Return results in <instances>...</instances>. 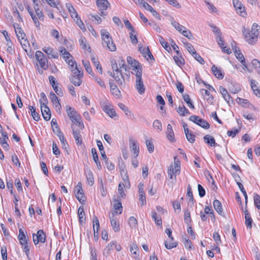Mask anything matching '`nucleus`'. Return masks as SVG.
Returning a JSON list of instances; mask_svg holds the SVG:
<instances>
[{
	"instance_id": "1",
	"label": "nucleus",
	"mask_w": 260,
	"mask_h": 260,
	"mask_svg": "<svg viewBox=\"0 0 260 260\" xmlns=\"http://www.w3.org/2000/svg\"><path fill=\"white\" fill-rule=\"evenodd\" d=\"M111 66L113 72H110V76L115 80L117 84L120 88L124 87L125 86V80L124 77L121 73V71L118 68L117 63L115 60L111 61Z\"/></svg>"
},
{
	"instance_id": "2",
	"label": "nucleus",
	"mask_w": 260,
	"mask_h": 260,
	"mask_svg": "<svg viewBox=\"0 0 260 260\" xmlns=\"http://www.w3.org/2000/svg\"><path fill=\"white\" fill-rule=\"evenodd\" d=\"M259 34L260 26L256 23L253 24L250 32L243 31L246 41L250 44H253L257 41Z\"/></svg>"
},
{
	"instance_id": "3",
	"label": "nucleus",
	"mask_w": 260,
	"mask_h": 260,
	"mask_svg": "<svg viewBox=\"0 0 260 260\" xmlns=\"http://www.w3.org/2000/svg\"><path fill=\"white\" fill-rule=\"evenodd\" d=\"M72 72L73 75L70 78V81L76 86H80L82 83L83 72L79 70L77 64L75 69H72Z\"/></svg>"
},
{
	"instance_id": "4",
	"label": "nucleus",
	"mask_w": 260,
	"mask_h": 260,
	"mask_svg": "<svg viewBox=\"0 0 260 260\" xmlns=\"http://www.w3.org/2000/svg\"><path fill=\"white\" fill-rule=\"evenodd\" d=\"M18 238L23 251L25 252L26 255L28 256L29 251V247L27 243L28 238L26 234H25L22 228L19 229V235Z\"/></svg>"
},
{
	"instance_id": "5",
	"label": "nucleus",
	"mask_w": 260,
	"mask_h": 260,
	"mask_svg": "<svg viewBox=\"0 0 260 260\" xmlns=\"http://www.w3.org/2000/svg\"><path fill=\"white\" fill-rule=\"evenodd\" d=\"M66 112L73 123H76L78 122L79 120H81L80 115L70 106H66Z\"/></svg>"
},
{
	"instance_id": "6",
	"label": "nucleus",
	"mask_w": 260,
	"mask_h": 260,
	"mask_svg": "<svg viewBox=\"0 0 260 260\" xmlns=\"http://www.w3.org/2000/svg\"><path fill=\"white\" fill-rule=\"evenodd\" d=\"M189 119L205 129H208L210 127V124L206 120L200 118L198 116L192 115L189 117Z\"/></svg>"
},
{
	"instance_id": "7",
	"label": "nucleus",
	"mask_w": 260,
	"mask_h": 260,
	"mask_svg": "<svg viewBox=\"0 0 260 260\" xmlns=\"http://www.w3.org/2000/svg\"><path fill=\"white\" fill-rule=\"evenodd\" d=\"M36 59L39 61L40 66L43 69L46 70L48 68L47 64V59L43 52L37 51L35 54Z\"/></svg>"
},
{
	"instance_id": "8",
	"label": "nucleus",
	"mask_w": 260,
	"mask_h": 260,
	"mask_svg": "<svg viewBox=\"0 0 260 260\" xmlns=\"http://www.w3.org/2000/svg\"><path fill=\"white\" fill-rule=\"evenodd\" d=\"M75 193L76 198L81 203H83L85 201V197L83 192L81 183L79 182L75 187Z\"/></svg>"
},
{
	"instance_id": "9",
	"label": "nucleus",
	"mask_w": 260,
	"mask_h": 260,
	"mask_svg": "<svg viewBox=\"0 0 260 260\" xmlns=\"http://www.w3.org/2000/svg\"><path fill=\"white\" fill-rule=\"evenodd\" d=\"M32 238L35 245L39 242L44 243L46 240V235L43 230H39L36 234H33Z\"/></svg>"
},
{
	"instance_id": "10",
	"label": "nucleus",
	"mask_w": 260,
	"mask_h": 260,
	"mask_svg": "<svg viewBox=\"0 0 260 260\" xmlns=\"http://www.w3.org/2000/svg\"><path fill=\"white\" fill-rule=\"evenodd\" d=\"M40 105L41 112L44 119L46 121L50 120L51 118V112L49 108L45 103H42L41 101H40Z\"/></svg>"
},
{
	"instance_id": "11",
	"label": "nucleus",
	"mask_w": 260,
	"mask_h": 260,
	"mask_svg": "<svg viewBox=\"0 0 260 260\" xmlns=\"http://www.w3.org/2000/svg\"><path fill=\"white\" fill-rule=\"evenodd\" d=\"M96 3L98 7L101 11V15H106L104 11L106 10L108 6L110 5L107 0H96Z\"/></svg>"
},
{
	"instance_id": "12",
	"label": "nucleus",
	"mask_w": 260,
	"mask_h": 260,
	"mask_svg": "<svg viewBox=\"0 0 260 260\" xmlns=\"http://www.w3.org/2000/svg\"><path fill=\"white\" fill-rule=\"evenodd\" d=\"M233 3L237 12L241 16L244 17L246 15L245 7L238 0H233Z\"/></svg>"
},
{
	"instance_id": "13",
	"label": "nucleus",
	"mask_w": 260,
	"mask_h": 260,
	"mask_svg": "<svg viewBox=\"0 0 260 260\" xmlns=\"http://www.w3.org/2000/svg\"><path fill=\"white\" fill-rule=\"evenodd\" d=\"M129 147L131 152H133V156L134 158H137L139 153V146L136 143L134 139H130L129 141Z\"/></svg>"
},
{
	"instance_id": "14",
	"label": "nucleus",
	"mask_w": 260,
	"mask_h": 260,
	"mask_svg": "<svg viewBox=\"0 0 260 260\" xmlns=\"http://www.w3.org/2000/svg\"><path fill=\"white\" fill-rule=\"evenodd\" d=\"M232 47L237 58L242 63H245V58L241 52L240 49L236 47V44L235 42L232 44Z\"/></svg>"
},
{
	"instance_id": "15",
	"label": "nucleus",
	"mask_w": 260,
	"mask_h": 260,
	"mask_svg": "<svg viewBox=\"0 0 260 260\" xmlns=\"http://www.w3.org/2000/svg\"><path fill=\"white\" fill-rule=\"evenodd\" d=\"M50 98L52 103L54 105L56 110L57 111H60L61 108V106L59 103V101L56 94L52 91L50 93Z\"/></svg>"
},
{
	"instance_id": "16",
	"label": "nucleus",
	"mask_w": 260,
	"mask_h": 260,
	"mask_svg": "<svg viewBox=\"0 0 260 260\" xmlns=\"http://www.w3.org/2000/svg\"><path fill=\"white\" fill-rule=\"evenodd\" d=\"M110 219L111 226L115 232H118L120 230V226L119 222L117 221L116 217L115 216L114 213H112V215L110 216Z\"/></svg>"
},
{
	"instance_id": "17",
	"label": "nucleus",
	"mask_w": 260,
	"mask_h": 260,
	"mask_svg": "<svg viewBox=\"0 0 260 260\" xmlns=\"http://www.w3.org/2000/svg\"><path fill=\"white\" fill-rule=\"evenodd\" d=\"M43 51L45 52L49 58L57 59L58 57V55L57 52H55L53 49L50 47H44L43 48Z\"/></svg>"
},
{
	"instance_id": "18",
	"label": "nucleus",
	"mask_w": 260,
	"mask_h": 260,
	"mask_svg": "<svg viewBox=\"0 0 260 260\" xmlns=\"http://www.w3.org/2000/svg\"><path fill=\"white\" fill-rule=\"evenodd\" d=\"M166 136L167 139L171 142H174L175 141V135L172 129V126L170 124L167 125V131L166 132Z\"/></svg>"
},
{
	"instance_id": "19",
	"label": "nucleus",
	"mask_w": 260,
	"mask_h": 260,
	"mask_svg": "<svg viewBox=\"0 0 260 260\" xmlns=\"http://www.w3.org/2000/svg\"><path fill=\"white\" fill-rule=\"evenodd\" d=\"M73 130V136L75 139L76 143L78 145H81L82 144V141L81 136L80 134V131L75 130L73 126L72 127Z\"/></svg>"
},
{
	"instance_id": "20",
	"label": "nucleus",
	"mask_w": 260,
	"mask_h": 260,
	"mask_svg": "<svg viewBox=\"0 0 260 260\" xmlns=\"http://www.w3.org/2000/svg\"><path fill=\"white\" fill-rule=\"evenodd\" d=\"M136 88L140 94H142L144 93L145 88L142 79L136 80Z\"/></svg>"
},
{
	"instance_id": "21",
	"label": "nucleus",
	"mask_w": 260,
	"mask_h": 260,
	"mask_svg": "<svg viewBox=\"0 0 260 260\" xmlns=\"http://www.w3.org/2000/svg\"><path fill=\"white\" fill-rule=\"evenodd\" d=\"M217 41L218 42V44L220 46V47L222 49V51L226 53L227 54H230L231 53V50L230 48H226V47H223L224 45V41L221 37L220 35H218L217 37Z\"/></svg>"
},
{
	"instance_id": "22",
	"label": "nucleus",
	"mask_w": 260,
	"mask_h": 260,
	"mask_svg": "<svg viewBox=\"0 0 260 260\" xmlns=\"http://www.w3.org/2000/svg\"><path fill=\"white\" fill-rule=\"evenodd\" d=\"M103 110L111 118H113L116 116L115 111L111 107V106H105L103 108Z\"/></svg>"
},
{
	"instance_id": "23",
	"label": "nucleus",
	"mask_w": 260,
	"mask_h": 260,
	"mask_svg": "<svg viewBox=\"0 0 260 260\" xmlns=\"http://www.w3.org/2000/svg\"><path fill=\"white\" fill-rule=\"evenodd\" d=\"M213 207L217 212L221 216H224L222 211V205L220 201L218 200H215L213 202Z\"/></svg>"
},
{
	"instance_id": "24",
	"label": "nucleus",
	"mask_w": 260,
	"mask_h": 260,
	"mask_svg": "<svg viewBox=\"0 0 260 260\" xmlns=\"http://www.w3.org/2000/svg\"><path fill=\"white\" fill-rule=\"evenodd\" d=\"M212 71L213 73L214 76L218 79H221L224 77V74L222 73L221 71L215 67V65H213L211 68Z\"/></svg>"
},
{
	"instance_id": "25",
	"label": "nucleus",
	"mask_w": 260,
	"mask_h": 260,
	"mask_svg": "<svg viewBox=\"0 0 260 260\" xmlns=\"http://www.w3.org/2000/svg\"><path fill=\"white\" fill-rule=\"evenodd\" d=\"M67 8L68 9L69 13L71 17L74 19L75 18H77L79 16L76 11L73 7V6L70 3H67L66 5Z\"/></svg>"
},
{
	"instance_id": "26",
	"label": "nucleus",
	"mask_w": 260,
	"mask_h": 260,
	"mask_svg": "<svg viewBox=\"0 0 260 260\" xmlns=\"http://www.w3.org/2000/svg\"><path fill=\"white\" fill-rule=\"evenodd\" d=\"M203 139L205 143L210 146H214L216 144L214 138L209 135L205 136Z\"/></svg>"
},
{
	"instance_id": "27",
	"label": "nucleus",
	"mask_w": 260,
	"mask_h": 260,
	"mask_svg": "<svg viewBox=\"0 0 260 260\" xmlns=\"http://www.w3.org/2000/svg\"><path fill=\"white\" fill-rule=\"evenodd\" d=\"M112 82L113 81L112 80L109 81L110 90L113 94L118 97L120 93V90L118 89L117 85L114 84Z\"/></svg>"
},
{
	"instance_id": "28",
	"label": "nucleus",
	"mask_w": 260,
	"mask_h": 260,
	"mask_svg": "<svg viewBox=\"0 0 260 260\" xmlns=\"http://www.w3.org/2000/svg\"><path fill=\"white\" fill-rule=\"evenodd\" d=\"M93 228L94 232V235L98 234L99 229L100 228V223L98 217L96 216H94L92 221Z\"/></svg>"
},
{
	"instance_id": "29",
	"label": "nucleus",
	"mask_w": 260,
	"mask_h": 260,
	"mask_svg": "<svg viewBox=\"0 0 260 260\" xmlns=\"http://www.w3.org/2000/svg\"><path fill=\"white\" fill-rule=\"evenodd\" d=\"M91 153H92V155L93 156V159L94 162L96 163L98 169H101L102 167H101L100 162L99 160L98 155V154L96 152V150L95 148H93L91 149Z\"/></svg>"
},
{
	"instance_id": "30",
	"label": "nucleus",
	"mask_w": 260,
	"mask_h": 260,
	"mask_svg": "<svg viewBox=\"0 0 260 260\" xmlns=\"http://www.w3.org/2000/svg\"><path fill=\"white\" fill-rule=\"evenodd\" d=\"M121 175L124 182L123 183L126 184V188H129L131 187V184L129 181L128 176L126 174V173L124 170H122L121 171Z\"/></svg>"
},
{
	"instance_id": "31",
	"label": "nucleus",
	"mask_w": 260,
	"mask_h": 260,
	"mask_svg": "<svg viewBox=\"0 0 260 260\" xmlns=\"http://www.w3.org/2000/svg\"><path fill=\"white\" fill-rule=\"evenodd\" d=\"M220 92L221 94H222L223 98L225 100V101H226L228 103H229L230 100L231 99V96L228 93V91L226 90V89L222 86H220L219 87Z\"/></svg>"
},
{
	"instance_id": "32",
	"label": "nucleus",
	"mask_w": 260,
	"mask_h": 260,
	"mask_svg": "<svg viewBox=\"0 0 260 260\" xmlns=\"http://www.w3.org/2000/svg\"><path fill=\"white\" fill-rule=\"evenodd\" d=\"M174 161L173 168L175 171V175H176L177 174H179L180 172V161L176 157H174Z\"/></svg>"
},
{
	"instance_id": "33",
	"label": "nucleus",
	"mask_w": 260,
	"mask_h": 260,
	"mask_svg": "<svg viewBox=\"0 0 260 260\" xmlns=\"http://www.w3.org/2000/svg\"><path fill=\"white\" fill-rule=\"evenodd\" d=\"M78 214L79 216V221L80 224H82L85 220V218L84 217L85 214L84 212L83 207H80L78 210Z\"/></svg>"
},
{
	"instance_id": "34",
	"label": "nucleus",
	"mask_w": 260,
	"mask_h": 260,
	"mask_svg": "<svg viewBox=\"0 0 260 260\" xmlns=\"http://www.w3.org/2000/svg\"><path fill=\"white\" fill-rule=\"evenodd\" d=\"M28 109L31 111V114L32 117H33V119L35 121H39L40 119V115L36 111L35 107L31 106H28Z\"/></svg>"
},
{
	"instance_id": "35",
	"label": "nucleus",
	"mask_w": 260,
	"mask_h": 260,
	"mask_svg": "<svg viewBox=\"0 0 260 260\" xmlns=\"http://www.w3.org/2000/svg\"><path fill=\"white\" fill-rule=\"evenodd\" d=\"M151 217L155 221V222L157 225H161L162 224V221L161 217L158 216L155 211L151 212Z\"/></svg>"
},
{
	"instance_id": "36",
	"label": "nucleus",
	"mask_w": 260,
	"mask_h": 260,
	"mask_svg": "<svg viewBox=\"0 0 260 260\" xmlns=\"http://www.w3.org/2000/svg\"><path fill=\"white\" fill-rule=\"evenodd\" d=\"M124 188H126V184H124L123 182H120L118 185V191L119 194L118 198H123L125 196L124 192Z\"/></svg>"
},
{
	"instance_id": "37",
	"label": "nucleus",
	"mask_w": 260,
	"mask_h": 260,
	"mask_svg": "<svg viewBox=\"0 0 260 260\" xmlns=\"http://www.w3.org/2000/svg\"><path fill=\"white\" fill-rule=\"evenodd\" d=\"M114 208L115 209L114 213H117L118 211H120L119 214H121L122 213V206L120 202V198H118L117 200V203L114 204Z\"/></svg>"
},
{
	"instance_id": "38",
	"label": "nucleus",
	"mask_w": 260,
	"mask_h": 260,
	"mask_svg": "<svg viewBox=\"0 0 260 260\" xmlns=\"http://www.w3.org/2000/svg\"><path fill=\"white\" fill-rule=\"evenodd\" d=\"M185 134L186 135V139L189 142L191 143L194 142L195 136L192 133H189L188 128H186V129H185Z\"/></svg>"
},
{
	"instance_id": "39",
	"label": "nucleus",
	"mask_w": 260,
	"mask_h": 260,
	"mask_svg": "<svg viewBox=\"0 0 260 260\" xmlns=\"http://www.w3.org/2000/svg\"><path fill=\"white\" fill-rule=\"evenodd\" d=\"M86 176L88 184L92 186L94 183V178L91 171L90 170L88 171Z\"/></svg>"
},
{
	"instance_id": "40",
	"label": "nucleus",
	"mask_w": 260,
	"mask_h": 260,
	"mask_svg": "<svg viewBox=\"0 0 260 260\" xmlns=\"http://www.w3.org/2000/svg\"><path fill=\"white\" fill-rule=\"evenodd\" d=\"M91 61L94 64V65L96 67V68L98 71L99 73L102 74L103 73L102 68L98 59L95 57H93L91 58Z\"/></svg>"
},
{
	"instance_id": "41",
	"label": "nucleus",
	"mask_w": 260,
	"mask_h": 260,
	"mask_svg": "<svg viewBox=\"0 0 260 260\" xmlns=\"http://www.w3.org/2000/svg\"><path fill=\"white\" fill-rule=\"evenodd\" d=\"M182 97H183L184 101L186 103V104H187L189 108H192V109L194 108V105L191 103V101L190 100V97L188 94H183Z\"/></svg>"
},
{
	"instance_id": "42",
	"label": "nucleus",
	"mask_w": 260,
	"mask_h": 260,
	"mask_svg": "<svg viewBox=\"0 0 260 260\" xmlns=\"http://www.w3.org/2000/svg\"><path fill=\"white\" fill-rule=\"evenodd\" d=\"M177 112L181 115L184 116L186 114H189V111L185 108L184 106L183 107L179 106L177 109Z\"/></svg>"
},
{
	"instance_id": "43",
	"label": "nucleus",
	"mask_w": 260,
	"mask_h": 260,
	"mask_svg": "<svg viewBox=\"0 0 260 260\" xmlns=\"http://www.w3.org/2000/svg\"><path fill=\"white\" fill-rule=\"evenodd\" d=\"M118 106L121 110L125 112L126 115H127V116H131V111L128 110V108L124 104L122 103H119L118 104Z\"/></svg>"
},
{
	"instance_id": "44",
	"label": "nucleus",
	"mask_w": 260,
	"mask_h": 260,
	"mask_svg": "<svg viewBox=\"0 0 260 260\" xmlns=\"http://www.w3.org/2000/svg\"><path fill=\"white\" fill-rule=\"evenodd\" d=\"M159 41L162 46L167 51L171 50V48L168 45V43L166 42L164 38L160 36H159Z\"/></svg>"
},
{
	"instance_id": "45",
	"label": "nucleus",
	"mask_w": 260,
	"mask_h": 260,
	"mask_svg": "<svg viewBox=\"0 0 260 260\" xmlns=\"http://www.w3.org/2000/svg\"><path fill=\"white\" fill-rule=\"evenodd\" d=\"M105 47H107L108 49L111 51H115L116 50V47L114 43L113 40L109 41V43H106L105 44Z\"/></svg>"
},
{
	"instance_id": "46",
	"label": "nucleus",
	"mask_w": 260,
	"mask_h": 260,
	"mask_svg": "<svg viewBox=\"0 0 260 260\" xmlns=\"http://www.w3.org/2000/svg\"><path fill=\"white\" fill-rule=\"evenodd\" d=\"M174 59L176 64H177L178 66L180 67L181 66L185 64L184 59L182 58V56H174Z\"/></svg>"
},
{
	"instance_id": "47",
	"label": "nucleus",
	"mask_w": 260,
	"mask_h": 260,
	"mask_svg": "<svg viewBox=\"0 0 260 260\" xmlns=\"http://www.w3.org/2000/svg\"><path fill=\"white\" fill-rule=\"evenodd\" d=\"M38 6V4H35V6L34 7L35 12L36 13L38 17V18L40 20H44V15L43 13H42V11H41L37 7Z\"/></svg>"
},
{
	"instance_id": "48",
	"label": "nucleus",
	"mask_w": 260,
	"mask_h": 260,
	"mask_svg": "<svg viewBox=\"0 0 260 260\" xmlns=\"http://www.w3.org/2000/svg\"><path fill=\"white\" fill-rule=\"evenodd\" d=\"M146 144L148 151L149 153H152L154 151V145L151 140L147 139L146 140Z\"/></svg>"
},
{
	"instance_id": "49",
	"label": "nucleus",
	"mask_w": 260,
	"mask_h": 260,
	"mask_svg": "<svg viewBox=\"0 0 260 260\" xmlns=\"http://www.w3.org/2000/svg\"><path fill=\"white\" fill-rule=\"evenodd\" d=\"M82 62L86 72L90 75H93L92 69L89 62L87 61L84 60H82Z\"/></svg>"
},
{
	"instance_id": "50",
	"label": "nucleus",
	"mask_w": 260,
	"mask_h": 260,
	"mask_svg": "<svg viewBox=\"0 0 260 260\" xmlns=\"http://www.w3.org/2000/svg\"><path fill=\"white\" fill-rule=\"evenodd\" d=\"M74 19L77 25L80 27L81 29L83 30H86L85 25L83 24L82 20H81L80 18L79 17V16H78L77 18H75Z\"/></svg>"
},
{
	"instance_id": "51",
	"label": "nucleus",
	"mask_w": 260,
	"mask_h": 260,
	"mask_svg": "<svg viewBox=\"0 0 260 260\" xmlns=\"http://www.w3.org/2000/svg\"><path fill=\"white\" fill-rule=\"evenodd\" d=\"M237 184L238 186H239L241 191L242 192V193L243 194V195L244 196V198L245 199V204H246V205H247L248 197H247L246 192L243 185L240 182H237Z\"/></svg>"
},
{
	"instance_id": "52",
	"label": "nucleus",
	"mask_w": 260,
	"mask_h": 260,
	"mask_svg": "<svg viewBox=\"0 0 260 260\" xmlns=\"http://www.w3.org/2000/svg\"><path fill=\"white\" fill-rule=\"evenodd\" d=\"M181 33L183 36L189 39H191L193 38L190 31L188 30L186 27L185 29H184Z\"/></svg>"
},
{
	"instance_id": "53",
	"label": "nucleus",
	"mask_w": 260,
	"mask_h": 260,
	"mask_svg": "<svg viewBox=\"0 0 260 260\" xmlns=\"http://www.w3.org/2000/svg\"><path fill=\"white\" fill-rule=\"evenodd\" d=\"M137 220L136 218L133 216H131L129 217L128 220V224L131 227V228H136L137 225Z\"/></svg>"
},
{
	"instance_id": "54",
	"label": "nucleus",
	"mask_w": 260,
	"mask_h": 260,
	"mask_svg": "<svg viewBox=\"0 0 260 260\" xmlns=\"http://www.w3.org/2000/svg\"><path fill=\"white\" fill-rule=\"evenodd\" d=\"M184 45L187 51L193 56L194 55V52H196L193 46L188 42L184 43Z\"/></svg>"
},
{
	"instance_id": "55",
	"label": "nucleus",
	"mask_w": 260,
	"mask_h": 260,
	"mask_svg": "<svg viewBox=\"0 0 260 260\" xmlns=\"http://www.w3.org/2000/svg\"><path fill=\"white\" fill-rule=\"evenodd\" d=\"M202 94L204 96L207 95L208 98H206L207 101L210 102L213 100V96L210 94V92L206 89H202L201 90Z\"/></svg>"
},
{
	"instance_id": "56",
	"label": "nucleus",
	"mask_w": 260,
	"mask_h": 260,
	"mask_svg": "<svg viewBox=\"0 0 260 260\" xmlns=\"http://www.w3.org/2000/svg\"><path fill=\"white\" fill-rule=\"evenodd\" d=\"M153 126L154 128H156L158 132L162 131L161 123L159 120H155L153 123Z\"/></svg>"
},
{
	"instance_id": "57",
	"label": "nucleus",
	"mask_w": 260,
	"mask_h": 260,
	"mask_svg": "<svg viewBox=\"0 0 260 260\" xmlns=\"http://www.w3.org/2000/svg\"><path fill=\"white\" fill-rule=\"evenodd\" d=\"M165 245L167 249H171L173 248L176 247L177 246V243L176 242H169L168 241H166L165 242Z\"/></svg>"
},
{
	"instance_id": "58",
	"label": "nucleus",
	"mask_w": 260,
	"mask_h": 260,
	"mask_svg": "<svg viewBox=\"0 0 260 260\" xmlns=\"http://www.w3.org/2000/svg\"><path fill=\"white\" fill-rule=\"evenodd\" d=\"M15 33L19 40L23 39L26 37L25 34L24 33L22 28L19 29L18 31H15Z\"/></svg>"
},
{
	"instance_id": "59",
	"label": "nucleus",
	"mask_w": 260,
	"mask_h": 260,
	"mask_svg": "<svg viewBox=\"0 0 260 260\" xmlns=\"http://www.w3.org/2000/svg\"><path fill=\"white\" fill-rule=\"evenodd\" d=\"M184 220L187 224L191 221L190 212L188 210H185L184 212Z\"/></svg>"
},
{
	"instance_id": "60",
	"label": "nucleus",
	"mask_w": 260,
	"mask_h": 260,
	"mask_svg": "<svg viewBox=\"0 0 260 260\" xmlns=\"http://www.w3.org/2000/svg\"><path fill=\"white\" fill-rule=\"evenodd\" d=\"M254 203L256 208L260 210V196L258 194H255L254 196Z\"/></svg>"
},
{
	"instance_id": "61",
	"label": "nucleus",
	"mask_w": 260,
	"mask_h": 260,
	"mask_svg": "<svg viewBox=\"0 0 260 260\" xmlns=\"http://www.w3.org/2000/svg\"><path fill=\"white\" fill-rule=\"evenodd\" d=\"M187 191V196L189 198V201L190 202H193V197L192 192L191 191V187H190V185H188Z\"/></svg>"
},
{
	"instance_id": "62",
	"label": "nucleus",
	"mask_w": 260,
	"mask_h": 260,
	"mask_svg": "<svg viewBox=\"0 0 260 260\" xmlns=\"http://www.w3.org/2000/svg\"><path fill=\"white\" fill-rule=\"evenodd\" d=\"M245 224L247 227L251 228L252 227V220L251 218V216H245Z\"/></svg>"
},
{
	"instance_id": "63",
	"label": "nucleus",
	"mask_w": 260,
	"mask_h": 260,
	"mask_svg": "<svg viewBox=\"0 0 260 260\" xmlns=\"http://www.w3.org/2000/svg\"><path fill=\"white\" fill-rule=\"evenodd\" d=\"M193 56L201 64H204V60L198 53H197V52H194V55Z\"/></svg>"
},
{
	"instance_id": "64",
	"label": "nucleus",
	"mask_w": 260,
	"mask_h": 260,
	"mask_svg": "<svg viewBox=\"0 0 260 260\" xmlns=\"http://www.w3.org/2000/svg\"><path fill=\"white\" fill-rule=\"evenodd\" d=\"M134 34L135 32H132V31H131L129 33V37L132 43L133 44H136L138 43V39L136 35Z\"/></svg>"
}]
</instances>
